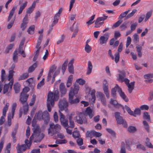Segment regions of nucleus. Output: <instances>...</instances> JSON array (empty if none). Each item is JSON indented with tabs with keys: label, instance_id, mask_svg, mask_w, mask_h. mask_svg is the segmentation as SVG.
<instances>
[{
	"label": "nucleus",
	"instance_id": "c85d7f7f",
	"mask_svg": "<svg viewBox=\"0 0 153 153\" xmlns=\"http://www.w3.org/2000/svg\"><path fill=\"white\" fill-rule=\"evenodd\" d=\"M20 85L18 83H15L14 85V89L16 93H18L20 91Z\"/></svg>",
	"mask_w": 153,
	"mask_h": 153
},
{
	"label": "nucleus",
	"instance_id": "473e14b6",
	"mask_svg": "<svg viewBox=\"0 0 153 153\" xmlns=\"http://www.w3.org/2000/svg\"><path fill=\"white\" fill-rule=\"evenodd\" d=\"M73 78V76L72 75H70L69 76L66 83L67 87H69L71 85L72 82Z\"/></svg>",
	"mask_w": 153,
	"mask_h": 153
},
{
	"label": "nucleus",
	"instance_id": "6ab92c4d",
	"mask_svg": "<svg viewBox=\"0 0 153 153\" xmlns=\"http://www.w3.org/2000/svg\"><path fill=\"white\" fill-rule=\"evenodd\" d=\"M43 35L42 34H40L39 36L36 44V48L37 49L36 51V53H39V50L41 48L40 44L42 40Z\"/></svg>",
	"mask_w": 153,
	"mask_h": 153
},
{
	"label": "nucleus",
	"instance_id": "338daca9",
	"mask_svg": "<svg viewBox=\"0 0 153 153\" xmlns=\"http://www.w3.org/2000/svg\"><path fill=\"white\" fill-rule=\"evenodd\" d=\"M128 131L130 132H134L136 131V128L135 127L130 126L128 128Z\"/></svg>",
	"mask_w": 153,
	"mask_h": 153
},
{
	"label": "nucleus",
	"instance_id": "0e129e2a",
	"mask_svg": "<svg viewBox=\"0 0 153 153\" xmlns=\"http://www.w3.org/2000/svg\"><path fill=\"white\" fill-rule=\"evenodd\" d=\"M76 82L81 85H83L85 83V81L81 78L77 79Z\"/></svg>",
	"mask_w": 153,
	"mask_h": 153
},
{
	"label": "nucleus",
	"instance_id": "9b49d317",
	"mask_svg": "<svg viewBox=\"0 0 153 153\" xmlns=\"http://www.w3.org/2000/svg\"><path fill=\"white\" fill-rule=\"evenodd\" d=\"M68 103L65 99L60 100L59 104V107L60 110L62 111L67 108Z\"/></svg>",
	"mask_w": 153,
	"mask_h": 153
},
{
	"label": "nucleus",
	"instance_id": "c9c22d12",
	"mask_svg": "<svg viewBox=\"0 0 153 153\" xmlns=\"http://www.w3.org/2000/svg\"><path fill=\"white\" fill-rule=\"evenodd\" d=\"M68 63V60H66L65 61V62H64V63H63V64L62 66V71L63 74L64 73L66 69Z\"/></svg>",
	"mask_w": 153,
	"mask_h": 153
},
{
	"label": "nucleus",
	"instance_id": "a19ab883",
	"mask_svg": "<svg viewBox=\"0 0 153 153\" xmlns=\"http://www.w3.org/2000/svg\"><path fill=\"white\" fill-rule=\"evenodd\" d=\"M35 29V26L32 25L31 26L28 28L27 32L29 34H33L34 33V30Z\"/></svg>",
	"mask_w": 153,
	"mask_h": 153
},
{
	"label": "nucleus",
	"instance_id": "423d86ee",
	"mask_svg": "<svg viewBox=\"0 0 153 153\" xmlns=\"http://www.w3.org/2000/svg\"><path fill=\"white\" fill-rule=\"evenodd\" d=\"M74 93L72 92V90H70L69 94L68 101L71 104L77 103L79 101V100L78 98L74 99Z\"/></svg>",
	"mask_w": 153,
	"mask_h": 153
},
{
	"label": "nucleus",
	"instance_id": "1a4fd4ad",
	"mask_svg": "<svg viewBox=\"0 0 153 153\" xmlns=\"http://www.w3.org/2000/svg\"><path fill=\"white\" fill-rule=\"evenodd\" d=\"M9 105V103H7L3 109L2 116L0 119V125H1L5 121L4 117L6 116V113L8 109Z\"/></svg>",
	"mask_w": 153,
	"mask_h": 153
},
{
	"label": "nucleus",
	"instance_id": "7ed1b4c3",
	"mask_svg": "<svg viewBox=\"0 0 153 153\" xmlns=\"http://www.w3.org/2000/svg\"><path fill=\"white\" fill-rule=\"evenodd\" d=\"M61 129V126L60 125L51 123L49 125V127L48 129V134L53 136L57 132H58Z\"/></svg>",
	"mask_w": 153,
	"mask_h": 153
},
{
	"label": "nucleus",
	"instance_id": "37998d69",
	"mask_svg": "<svg viewBox=\"0 0 153 153\" xmlns=\"http://www.w3.org/2000/svg\"><path fill=\"white\" fill-rule=\"evenodd\" d=\"M152 14V11H150L146 13L144 20L145 22H146L149 19V18L151 17Z\"/></svg>",
	"mask_w": 153,
	"mask_h": 153
},
{
	"label": "nucleus",
	"instance_id": "6e6d98bb",
	"mask_svg": "<svg viewBox=\"0 0 153 153\" xmlns=\"http://www.w3.org/2000/svg\"><path fill=\"white\" fill-rule=\"evenodd\" d=\"M5 72L4 70L2 69L1 71V80L2 82H3L5 79Z\"/></svg>",
	"mask_w": 153,
	"mask_h": 153
},
{
	"label": "nucleus",
	"instance_id": "ea45409f",
	"mask_svg": "<svg viewBox=\"0 0 153 153\" xmlns=\"http://www.w3.org/2000/svg\"><path fill=\"white\" fill-rule=\"evenodd\" d=\"M117 90V87L116 85L115 87L113 88L111 90V95L114 98L116 97V92Z\"/></svg>",
	"mask_w": 153,
	"mask_h": 153
},
{
	"label": "nucleus",
	"instance_id": "412c9836",
	"mask_svg": "<svg viewBox=\"0 0 153 153\" xmlns=\"http://www.w3.org/2000/svg\"><path fill=\"white\" fill-rule=\"evenodd\" d=\"M74 62V59H71L68 64V69L69 72L71 74H74V70L73 64Z\"/></svg>",
	"mask_w": 153,
	"mask_h": 153
},
{
	"label": "nucleus",
	"instance_id": "dca6fc26",
	"mask_svg": "<svg viewBox=\"0 0 153 153\" xmlns=\"http://www.w3.org/2000/svg\"><path fill=\"white\" fill-rule=\"evenodd\" d=\"M117 91L119 93L120 96L125 101L127 102L128 101V99L126 97L124 93L122 91L121 89L118 86V85L117 84Z\"/></svg>",
	"mask_w": 153,
	"mask_h": 153
},
{
	"label": "nucleus",
	"instance_id": "72a5a7b5",
	"mask_svg": "<svg viewBox=\"0 0 153 153\" xmlns=\"http://www.w3.org/2000/svg\"><path fill=\"white\" fill-rule=\"evenodd\" d=\"M18 53L17 51L16 50L13 53V60L14 62L16 63L18 60Z\"/></svg>",
	"mask_w": 153,
	"mask_h": 153
},
{
	"label": "nucleus",
	"instance_id": "49530a36",
	"mask_svg": "<svg viewBox=\"0 0 153 153\" xmlns=\"http://www.w3.org/2000/svg\"><path fill=\"white\" fill-rule=\"evenodd\" d=\"M14 72V71L13 70H10L9 71V74L8 77V80L9 81H11L13 79V73Z\"/></svg>",
	"mask_w": 153,
	"mask_h": 153
},
{
	"label": "nucleus",
	"instance_id": "ddd939ff",
	"mask_svg": "<svg viewBox=\"0 0 153 153\" xmlns=\"http://www.w3.org/2000/svg\"><path fill=\"white\" fill-rule=\"evenodd\" d=\"M124 81H125V83L128 87V91L129 92L131 93L132 92L133 90L134 89L135 82H133L129 83V80L127 79L126 78L125 79Z\"/></svg>",
	"mask_w": 153,
	"mask_h": 153
},
{
	"label": "nucleus",
	"instance_id": "a878e982",
	"mask_svg": "<svg viewBox=\"0 0 153 153\" xmlns=\"http://www.w3.org/2000/svg\"><path fill=\"white\" fill-rule=\"evenodd\" d=\"M16 8V6H14V7H13L12 8V10L10 11V14H9V15L8 18V19H7V21L8 22H9L12 16L13 15Z\"/></svg>",
	"mask_w": 153,
	"mask_h": 153
},
{
	"label": "nucleus",
	"instance_id": "603ef678",
	"mask_svg": "<svg viewBox=\"0 0 153 153\" xmlns=\"http://www.w3.org/2000/svg\"><path fill=\"white\" fill-rule=\"evenodd\" d=\"M144 78L146 79H149L153 78V73H149L145 74Z\"/></svg>",
	"mask_w": 153,
	"mask_h": 153
},
{
	"label": "nucleus",
	"instance_id": "774afa93",
	"mask_svg": "<svg viewBox=\"0 0 153 153\" xmlns=\"http://www.w3.org/2000/svg\"><path fill=\"white\" fill-rule=\"evenodd\" d=\"M115 61L116 63H117L119 61L120 59V55L119 53H116L115 54Z\"/></svg>",
	"mask_w": 153,
	"mask_h": 153
},
{
	"label": "nucleus",
	"instance_id": "4d7b16f0",
	"mask_svg": "<svg viewBox=\"0 0 153 153\" xmlns=\"http://www.w3.org/2000/svg\"><path fill=\"white\" fill-rule=\"evenodd\" d=\"M80 136L79 132L77 131H75L73 132V136L74 138H78Z\"/></svg>",
	"mask_w": 153,
	"mask_h": 153
},
{
	"label": "nucleus",
	"instance_id": "aec40b11",
	"mask_svg": "<svg viewBox=\"0 0 153 153\" xmlns=\"http://www.w3.org/2000/svg\"><path fill=\"white\" fill-rule=\"evenodd\" d=\"M28 21V18L27 15H26L24 18L22 23L21 25V27L22 28V30H24L27 26V25Z\"/></svg>",
	"mask_w": 153,
	"mask_h": 153
},
{
	"label": "nucleus",
	"instance_id": "5701e85b",
	"mask_svg": "<svg viewBox=\"0 0 153 153\" xmlns=\"http://www.w3.org/2000/svg\"><path fill=\"white\" fill-rule=\"evenodd\" d=\"M23 105V113L24 114H27L28 111V105L27 102V101H24L23 102H21Z\"/></svg>",
	"mask_w": 153,
	"mask_h": 153
},
{
	"label": "nucleus",
	"instance_id": "7c9ffc66",
	"mask_svg": "<svg viewBox=\"0 0 153 153\" xmlns=\"http://www.w3.org/2000/svg\"><path fill=\"white\" fill-rule=\"evenodd\" d=\"M110 103V104H113L114 107L116 108H119L120 105V104H118V102L116 100H113L112 99H111Z\"/></svg>",
	"mask_w": 153,
	"mask_h": 153
},
{
	"label": "nucleus",
	"instance_id": "c03bdc74",
	"mask_svg": "<svg viewBox=\"0 0 153 153\" xmlns=\"http://www.w3.org/2000/svg\"><path fill=\"white\" fill-rule=\"evenodd\" d=\"M128 23V22H126L123 23L120 26V28L121 30H124L127 27V25Z\"/></svg>",
	"mask_w": 153,
	"mask_h": 153
},
{
	"label": "nucleus",
	"instance_id": "f8f14e48",
	"mask_svg": "<svg viewBox=\"0 0 153 153\" xmlns=\"http://www.w3.org/2000/svg\"><path fill=\"white\" fill-rule=\"evenodd\" d=\"M97 98H99L101 100L102 104L104 106L106 105V102L104 94L100 92H97L96 93Z\"/></svg>",
	"mask_w": 153,
	"mask_h": 153
},
{
	"label": "nucleus",
	"instance_id": "864d4df0",
	"mask_svg": "<svg viewBox=\"0 0 153 153\" xmlns=\"http://www.w3.org/2000/svg\"><path fill=\"white\" fill-rule=\"evenodd\" d=\"M143 117L144 119L148 120H150V115L148 112H144L143 113Z\"/></svg>",
	"mask_w": 153,
	"mask_h": 153
},
{
	"label": "nucleus",
	"instance_id": "4be33fe9",
	"mask_svg": "<svg viewBox=\"0 0 153 153\" xmlns=\"http://www.w3.org/2000/svg\"><path fill=\"white\" fill-rule=\"evenodd\" d=\"M83 114L81 113H79L76 117V121L78 123L82 124L83 123L82 117Z\"/></svg>",
	"mask_w": 153,
	"mask_h": 153
},
{
	"label": "nucleus",
	"instance_id": "4c0bfd02",
	"mask_svg": "<svg viewBox=\"0 0 153 153\" xmlns=\"http://www.w3.org/2000/svg\"><path fill=\"white\" fill-rule=\"evenodd\" d=\"M38 64L37 62H35L28 69V72H31L33 71L37 67Z\"/></svg>",
	"mask_w": 153,
	"mask_h": 153
},
{
	"label": "nucleus",
	"instance_id": "de8ad7c7",
	"mask_svg": "<svg viewBox=\"0 0 153 153\" xmlns=\"http://www.w3.org/2000/svg\"><path fill=\"white\" fill-rule=\"evenodd\" d=\"M94 130L87 131L86 134V136L87 137H90L92 138L93 136V133Z\"/></svg>",
	"mask_w": 153,
	"mask_h": 153
},
{
	"label": "nucleus",
	"instance_id": "bb28decb",
	"mask_svg": "<svg viewBox=\"0 0 153 153\" xmlns=\"http://www.w3.org/2000/svg\"><path fill=\"white\" fill-rule=\"evenodd\" d=\"M93 66L91 63L90 61H89L88 62V70L86 72L87 75L90 74L92 71Z\"/></svg>",
	"mask_w": 153,
	"mask_h": 153
},
{
	"label": "nucleus",
	"instance_id": "b1692460",
	"mask_svg": "<svg viewBox=\"0 0 153 153\" xmlns=\"http://www.w3.org/2000/svg\"><path fill=\"white\" fill-rule=\"evenodd\" d=\"M43 118V113L41 111H39L38 113H36L34 117V119H38L39 120H40Z\"/></svg>",
	"mask_w": 153,
	"mask_h": 153
},
{
	"label": "nucleus",
	"instance_id": "58836bf2",
	"mask_svg": "<svg viewBox=\"0 0 153 153\" xmlns=\"http://www.w3.org/2000/svg\"><path fill=\"white\" fill-rule=\"evenodd\" d=\"M145 143L146 146L150 148H153V146L150 142V140L148 137L146 138V139Z\"/></svg>",
	"mask_w": 153,
	"mask_h": 153
},
{
	"label": "nucleus",
	"instance_id": "79ce46f5",
	"mask_svg": "<svg viewBox=\"0 0 153 153\" xmlns=\"http://www.w3.org/2000/svg\"><path fill=\"white\" fill-rule=\"evenodd\" d=\"M59 18V17L58 16L55 15L54 17L53 21L51 25L52 27L54 26L57 23L58 21Z\"/></svg>",
	"mask_w": 153,
	"mask_h": 153
},
{
	"label": "nucleus",
	"instance_id": "5fc2aeb1",
	"mask_svg": "<svg viewBox=\"0 0 153 153\" xmlns=\"http://www.w3.org/2000/svg\"><path fill=\"white\" fill-rule=\"evenodd\" d=\"M91 47L88 44H86L85 48V51L87 53H89L91 50Z\"/></svg>",
	"mask_w": 153,
	"mask_h": 153
},
{
	"label": "nucleus",
	"instance_id": "c756f323",
	"mask_svg": "<svg viewBox=\"0 0 153 153\" xmlns=\"http://www.w3.org/2000/svg\"><path fill=\"white\" fill-rule=\"evenodd\" d=\"M79 89V87L78 85L75 84L74 85V87H71V90H72V92L74 93V94H77L78 93Z\"/></svg>",
	"mask_w": 153,
	"mask_h": 153
},
{
	"label": "nucleus",
	"instance_id": "680f3d73",
	"mask_svg": "<svg viewBox=\"0 0 153 153\" xmlns=\"http://www.w3.org/2000/svg\"><path fill=\"white\" fill-rule=\"evenodd\" d=\"M36 96L35 95H33L32 96V98L31 99L30 102V103L29 105L30 106L33 105L35 102L36 100Z\"/></svg>",
	"mask_w": 153,
	"mask_h": 153
},
{
	"label": "nucleus",
	"instance_id": "e2e57ef3",
	"mask_svg": "<svg viewBox=\"0 0 153 153\" xmlns=\"http://www.w3.org/2000/svg\"><path fill=\"white\" fill-rule=\"evenodd\" d=\"M45 79L43 78L42 80L38 83L37 85V88L39 89L44 84Z\"/></svg>",
	"mask_w": 153,
	"mask_h": 153
},
{
	"label": "nucleus",
	"instance_id": "9d476101",
	"mask_svg": "<svg viewBox=\"0 0 153 153\" xmlns=\"http://www.w3.org/2000/svg\"><path fill=\"white\" fill-rule=\"evenodd\" d=\"M103 17H98L95 21V27H98L101 26L103 22H100L101 21H103L106 19L108 18L107 16H105L104 14L103 15Z\"/></svg>",
	"mask_w": 153,
	"mask_h": 153
},
{
	"label": "nucleus",
	"instance_id": "f257e3e1",
	"mask_svg": "<svg viewBox=\"0 0 153 153\" xmlns=\"http://www.w3.org/2000/svg\"><path fill=\"white\" fill-rule=\"evenodd\" d=\"M40 129L38 126H37L35 128H34L33 133L30 138V141L28 140H26L25 143L27 147L30 149V147L32 141L34 139V142H40L44 138V135L43 134H40Z\"/></svg>",
	"mask_w": 153,
	"mask_h": 153
},
{
	"label": "nucleus",
	"instance_id": "393cba45",
	"mask_svg": "<svg viewBox=\"0 0 153 153\" xmlns=\"http://www.w3.org/2000/svg\"><path fill=\"white\" fill-rule=\"evenodd\" d=\"M108 84L107 81L104 80L103 83V90L104 93L108 92Z\"/></svg>",
	"mask_w": 153,
	"mask_h": 153
},
{
	"label": "nucleus",
	"instance_id": "4468645a",
	"mask_svg": "<svg viewBox=\"0 0 153 153\" xmlns=\"http://www.w3.org/2000/svg\"><path fill=\"white\" fill-rule=\"evenodd\" d=\"M13 83V80L12 79L10 81L8 84H5L4 85L3 93L5 94L8 91H10L12 89Z\"/></svg>",
	"mask_w": 153,
	"mask_h": 153
},
{
	"label": "nucleus",
	"instance_id": "a18cd8bd",
	"mask_svg": "<svg viewBox=\"0 0 153 153\" xmlns=\"http://www.w3.org/2000/svg\"><path fill=\"white\" fill-rule=\"evenodd\" d=\"M120 153H126L125 144L124 143H122L121 146V149Z\"/></svg>",
	"mask_w": 153,
	"mask_h": 153
},
{
	"label": "nucleus",
	"instance_id": "13d9d810",
	"mask_svg": "<svg viewBox=\"0 0 153 153\" xmlns=\"http://www.w3.org/2000/svg\"><path fill=\"white\" fill-rule=\"evenodd\" d=\"M4 141V137L1 138L0 142V153L1 152L2 149L3 147V144Z\"/></svg>",
	"mask_w": 153,
	"mask_h": 153
},
{
	"label": "nucleus",
	"instance_id": "052dcab7",
	"mask_svg": "<svg viewBox=\"0 0 153 153\" xmlns=\"http://www.w3.org/2000/svg\"><path fill=\"white\" fill-rule=\"evenodd\" d=\"M137 10L136 9H134L132 10V11L130 13L128 14L127 16V19L129 18L132 16L136 12Z\"/></svg>",
	"mask_w": 153,
	"mask_h": 153
},
{
	"label": "nucleus",
	"instance_id": "3c124183",
	"mask_svg": "<svg viewBox=\"0 0 153 153\" xmlns=\"http://www.w3.org/2000/svg\"><path fill=\"white\" fill-rule=\"evenodd\" d=\"M67 141L66 140H57L55 141V143L57 144H62L66 143Z\"/></svg>",
	"mask_w": 153,
	"mask_h": 153
},
{
	"label": "nucleus",
	"instance_id": "6e6552de",
	"mask_svg": "<svg viewBox=\"0 0 153 153\" xmlns=\"http://www.w3.org/2000/svg\"><path fill=\"white\" fill-rule=\"evenodd\" d=\"M60 118V121L61 124L65 128L68 127V121L65 119V116L61 112H59Z\"/></svg>",
	"mask_w": 153,
	"mask_h": 153
},
{
	"label": "nucleus",
	"instance_id": "39448f33",
	"mask_svg": "<svg viewBox=\"0 0 153 153\" xmlns=\"http://www.w3.org/2000/svg\"><path fill=\"white\" fill-rule=\"evenodd\" d=\"M30 88L28 87H25L23 89L20 95V100L21 102H23L24 101H27L28 97V95L27 93L29 91Z\"/></svg>",
	"mask_w": 153,
	"mask_h": 153
},
{
	"label": "nucleus",
	"instance_id": "2f4dec72",
	"mask_svg": "<svg viewBox=\"0 0 153 153\" xmlns=\"http://www.w3.org/2000/svg\"><path fill=\"white\" fill-rule=\"evenodd\" d=\"M27 3V1H25L20 6L18 12L19 14H20L22 13L23 10L26 7Z\"/></svg>",
	"mask_w": 153,
	"mask_h": 153
},
{
	"label": "nucleus",
	"instance_id": "f3484780",
	"mask_svg": "<svg viewBox=\"0 0 153 153\" xmlns=\"http://www.w3.org/2000/svg\"><path fill=\"white\" fill-rule=\"evenodd\" d=\"M108 39V33H106L104 36H102L100 38V43L101 45L105 44Z\"/></svg>",
	"mask_w": 153,
	"mask_h": 153
},
{
	"label": "nucleus",
	"instance_id": "a211bd4d",
	"mask_svg": "<svg viewBox=\"0 0 153 153\" xmlns=\"http://www.w3.org/2000/svg\"><path fill=\"white\" fill-rule=\"evenodd\" d=\"M59 91L60 93L61 96H63L66 93L67 89L63 83H61L59 85Z\"/></svg>",
	"mask_w": 153,
	"mask_h": 153
},
{
	"label": "nucleus",
	"instance_id": "cd10ccee",
	"mask_svg": "<svg viewBox=\"0 0 153 153\" xmlns=\"http://www.w3.org/2000/svg\"><path fill=\"white\" fill-rule=\"evenodd\" d=\"M36 5V2L34 1L33 3L31 6L27 9V13L29 14L31 13L34 10Z\"/></svg>",
	"mask_w": 153,
	"mask_h": 153
},
{
	"label": "nucleus",
	"instance_id": "8fccbe9b",
	"mask_svg": "<svg viewBox=\"0 0 153 153\" xmlns=\"http://www.w3.org/2000/svg\"><path fill=\"white\" fill-rule=\"evenodd\" d=\"M134 38L133 41L134 43H137L139 41V36L137 34H135L133 35Z\"/></svg>",
	"mask_w": 153,
	"mask_h": 153
},
{
	"label": "nucleus",
	"instance_id": "20e7f679",
	"mask_svg": "<svg viewBox=\"0 0 153 153\" xmlns=\"http://www.w3.org/2000/svg\"><path fill=\"white\" fill-rule=\"evenodd\" d=\"M120 114L118 112L115 113V116L117 124H122L124 127L126 128L127 125L126 121L120 116Z\"/></svg>",
	"mask_w": 153,
	"mask_h": 153
},
{
	"label": "nucleus",
	"instance_id": "09e8293b",
	"mask_svg": "<svg viewBox=\"0 0 153 153\" xmlns=\"http://www.w3.org/2000/svg\"><path fill=\"white\" fill-rule=\"evenodd\" d=\"M129 11L130 10H128L125 11L124 12L122 13L120 15L119 17V18L120 19H122L123 18L125 17Z\"/></svg>",
	"mask_w": 153,
	"mask_h": 153
},
{
	"label": "nucleus",
	"instance_id": "f704fd0d",
	"mask_svg": "<svg viewBox=\"0 0 153 153\" xmlns=\"http://www.w3.org/2000/svg\"><path fill=\"white\" fill-rule=\"evenodd\" d=\"M125 108L130 115H133L135 117L136 116V115H135V114H134V112L131 110V109L128 106L125 105Z\"/></svg>",
	"mask_w": 153,
	"mask_h": 153
},
{
	"label": "nucleus",
	"instance_id": "f03ea898",
	"mask_svg": "<svg viewBox=\"0 0 153 153\" xmlns=\"http://www.w3.org/2000/svg\"><path fill=\"white\" fill-rule=\"evenodd\" d=\"M59 97V94L58 90L54 91L53 93L50 92L48 95L47 106L48 111H51V108L54 105V101H57Z\"/></svg>",
	"mask_w": 153,
	"mask_h": 153
},
{
	"label": "nucleus",
	"instance_id": "2eb2a0df",
	"mask_svg": "<svg viewBox=\"0 0 153 153\" xmlns=\"http://www.w3.org/2000/svg\"><path fill=\"white\" fill-rule=\"evenodd\" d=\"M84 114L86 116H88L90 118H91L94 115L93 110L90 107H88L86 109Z\"/></svg>",
	"mask_w": 153,
	"mask_h": 153
},
{
	"label": "nucleus",
	"instance_id": "e433bc0d",
	"mask_svg": "<svg viewBox=\"0 0 153 153\" xmlns=\"http://www.w3.org/2000/svg\"><path fill=\"white\" fill-rule=\"evenodd\" d=\"M29 76L28 74L27 73H25L20 76L18 78L19 80H24L27 79Z\"/></svg>",
	"mask_w": 153,
	"mask_h": 153
},
{
	"label": "nucleus",
	"instance_id": "69168bd1",
	"mask_svg": "<svg viewBox=\"0 0 153 153\" xmlns=\"http://www.w3.org/2000/svg\"><path fill=\"white\" fill-rule=\"evenodd\" d=\"M121 36L120 32L118 31H116L114 32V37L115 39H117L118 38L120 37Z\"/></svg>",
	"mask_w": 153,
	"mask_h": 153
},
{
	"label": "nucleus",
	"instance_id": "bf43d9fd",
	"mask_svg": "<svg viewBox=\"0 0 153 153\" xmlns=\"http://www.w3.org/2000/svg\"><path fill=\"white\" fill-rule=\"evenodd\" d=\"M95 16V15H93L90 18V19L86 23L88 24V26L89 25H90L93 23V22H92V21L94 19Z\"/></svg>",
	"mask_w": 153,
	"mask_h": 153
},
{
	"label": "nucleus",
	"instance_id": "0eeeda50",
	"mask_svg": "<svg viewBox=\"0 0 153 153\" xmlns=\"http://www.w3.org/2000/svg\"><path fill=\"white\" fill-rule=\"evenodd\" d=\"M60 118V121L61 124L65 128L68 127V121L65 119V116L61 112H59Z\"/></svg>",
	"mask_w": 153,
	"mask_h": 153
}]
</instances>
